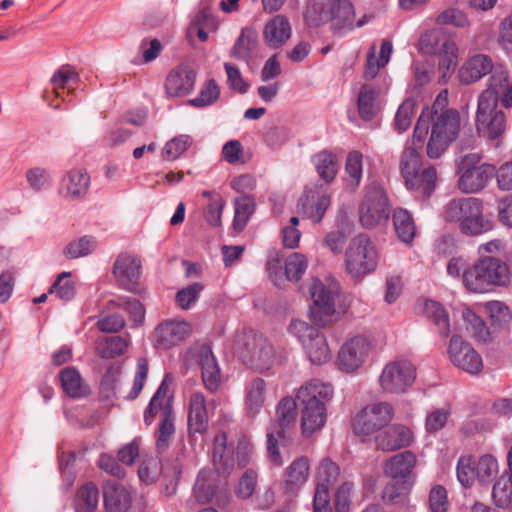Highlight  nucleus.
Listing matches in <instances>:
<instances>
[{"label":"nucleus","mask_w":512,"mask_h":512,"mask_svg":"<svg viewBox=\"0 0 512 512\" xmlns=\"http://www.w3.org/2000/svg\"><path fill=\"white\" fill-rule=\"evenodd\" d=\"M446 98L441 94L433 103L431 109L423 110L426 125L432 122L431 134L427 143L426 153L430 159L439 158L457 138L460 131V115L455 109H443Z\"/></svg>","instance_id":"obj_1"},{"label":"nucleus","mask_w":512,"mask_h":512,"mask_svg":"<svg viewBox=\"0 0 512 512\" xmlns=\"http://www.w3.org/2000/svg\"><path fill=\"white\" fill-rule=\"evenodd\" d=\"M296 397L302 406V433L310 436L326 423V405L333 397V388L319 380H312L299 388Z\"/></svg>","instance_id":"obj_2"},{"label":"nucleus","mask_w":512,"mask_h":512,"mask_svg":"<svg viewBox=\"0 0 512 512\" xmlns=\"http://www.w3.org/2000/svg\"><path fill=\"white\" fill-rule=\"evenodd\" d=\"M510 281L507 264L498 258L485 256L463 271L465 287L474 293H486L495 286H505Z\"/></svg>","instance_id":"obj_3"},{"label":"nucleus","mask_w":512,"mask_h":512,"mask_svg":"<svg viewBox=\"0 0 512 512\" xmlns=\"http://www.w3.org/2000/svg\"><path fill=\"white\" fill-rule=\"evenodd\" d=\"M445 218L459 222L460 231L466 235H479L492 229V223L483 215L482 201L474 197L450 201L445 207Z\"/></svg>","instance_id":"obj_4"},{"label":"nucleus","mask_w":512,"mask_h":512,"mask_svg":"<svg viewBox=\"0 0 512 512\" xmlns=\"http://www.w3.org/2000/svg\"><path fill=\"white\" fill-rule=\"evenodd\" d=\"M378 262V250L367 234H358L350 240L344 254V268L352 279H363L375 271Z\"/></svg>","instance_id":"obj_5"},{"label":"nucleus","mask_w":512,"mask_h":512,"mask_svg":"<svg viewBox=\"0 0 512 512\" xmlns=\"http://www.w3.org/2000/svg\"><path fill=\"white\" fill-rule=\"evenodd\" d=\"M236 350L245 365L258 371L270 369L276 361L273 346L254 331L238 336Z\"/></svg>","instance_id":"obj_6"},{"label":"nucleus","mask_w":512,"mask_h":512,"mask_svg":"<svg viewBox=\"0 0 512 512\" xmlns=\"http://www.w3.org/2000/svg\"><path fill=\"white\" fill-rule=\"evenodd\" d=\"M313 305L310 307V320L321 327H326L339 319L335 309V300L339 295V285L332 282L324 285L320 280L314 279L309 288Z\"/></svg>","instance_id":"obj_7"},{"label":"nucleus","mask_w":512,"mask_h":512,"mask_svg":"<svg viewBox=\"0 0 512 512\" xmlns=\"http://www.w3.org/2000/svg\"><path fill=\"white\" fill-rule=\"evenodd\" d=\"M193 494L198 503L214 502L221 508L226 507L231 498L226 479L221 478L216 470L204 469L199 472Z\"/></svg>","instance_id":"obj_8"},{"label":"nucleus","mask_w":512,"mask_h":512,"mask_svg":"<svg viewBox=\"0 0 512 512\" xmlns=\"http://www.w3.org/2000/svg\"><path fill=\"white\" fill-rule=\"evenodd\" d=\"M394 417V409L388 402L366 405L353 419V431L358 436H369L387 426Z\"/></svg>","instance_id":"obj_9"},{"label":"nucleus","mask_w":512,"mask_h":512,"mask_svg":"<svg viewBox=\"0 0 512 512\" xmlns=\"http://www.w3.org/2000/svg\"><path fill=\"white\" fill-rule=\"evenodd\" d=\"M498 103L488 97L478 100L476 111V129L479 135L490 140L502 137L507 128L505 113L497 108Z\"/></svg>","instance_id":"obj_10"},{"label":"nucleus","mask_w":512,"mask_h":512,"mask_svg":"<svg viewBox=\"0 0 512 512\" xmlns=\"http://www.w3.org/2000/svg\"><path fill=\"white\" fill-rule=\"evenodd\" d=\"M415 379V366L408 360H396L385 365L379 382L385 392L401 394L412 386Z\"/></svg>","instance_id":"obj_11"},{"label":"nucleus","mask_w":512,"mask_h":512,"mask_svg":"<svg viewBox=\"0 0 512 512\" xmlns=\"http://www.w3.org/2000/svg\"><path fill=\"white\" fill-rule=\"evenodd\" d=\"M389 218L388 198L382 189L369 190L359 208V220L363 227L373 228Z\"/></svg>","instance_id":"obj_12"},{"label":"nucleus","mask_w":512,"mask_h":512,"mask_svg":"<svg viewBox=\"0 0 512 512\" xmlns=\"http://www.w3.org/2000/svg\"><path fill=\"white\" fill-rule=\"evenodd\" d=\"M424 114L420 115L414 128L411 145L407 146L401 156L400 169L403 178H408L412 183L413 173L417 172L421 167V155L419 150L422 149L424 141L428 134V126L424 118Z\"/></svg>","instance_id":"obj_13"},{"label":"nucleus","mask_w":512,"mask_h":512,"mask_svg":"<svg viewBox=\"0 0 512 512\" xmlns=\"http://www.w3.org/2000/svg\"><path fill=\"white\" fill-rule=\"evenodd\" d=\"M447 353L451 363L455 367L469 374H478L483 369L481 356L459 335H453L451 337Z\"/></svg>","instance_id":"obj_14"},{"label":"nucleus","mask_w":512,"mask_h":512,"mask_svg":"<svg viewBox=\"0 0 512 512\" xmlns=\"http://www.w3.org/2000/svg\"><path fill=\"white\" fill-rule=\"evenodd\" d=\"M249 447L246 443H240L236 453L227 446V436L224 432L218 433L214 438L213 461L219 465L218 470L233 469L235 464L244 467L248 462Z\"/></svg>","instance_id":"obj_15"},{"label":"nucleus","mask_w":512,"mask_h":512,"mask_svg":"<svg viewBox=\"0 0 512 512\" xmlns=\"http://www.w3.org/2000/svg\"><path fill=\"white\" fill-rule=\"evenodd\" d=\"M370 351V343L363 336H355L346 341L338 353L340 370L354 372L366 361Z\"/></svg>","instance_id":"obj_16"},{"label":"nucleus","mask_w":512,"mask_h":512,"mask_svg":"<svg viewBox=\"0 0 512 512\" xmlns=\"http://www.w3.org/2000/svg\"><path fill=\"white\" fill-rule=\"evenodd\" d=\"M191 333V325L184 321L166 320L155 328L152 339L158 349H169L185 340Z\"/></svg>","instance_id":"obj_17"},{"label":"nucleus","mask_w":512,"mask_h":512,"mask_svg":"<svg viewBox=\"0 0 512 512\" xmlns=\"http://www.w3.org/2000/svg\"><path fill=\"white\" fill-rule=\"evenodd\" d=\"M141 268V261L136 255L121 253L114 262L112 272L122 288L134 292L139 283Z\"/></svg>","instance_id":"obj_18"},{"label":"nucleus","mask_w":512,"mask_h":512,"mask_svg":"<svg viewBox=\"0 0 512 512\" xmlns=\"http://www.w3.org/2000/svg\"><path fill=\"white\" fill-rule=\"evenodd\" d=\"M417 457L414 452L406 450L387 459L383 465L384 474L390 479L415 480L414 469Z\"/></svg>","instance_id":"obj_19"},{"label":"nucleus","mask_w":512,"mask_h":512,"mask_svg":"<svg viewBox=\"0 0 512 512\" xmlns=\"http://www.w3.org/2000/svg\"><path fill=\"white\" fill-rule=\"evenodd\" d=\"M461 175L458 187L464 193H476L488 184L495 175V167L490 164H480L477 168L460 169Z\"/></svg>","instance_id":"obj_20"},{"label":"nucleus","mask_w":512,"mask_h":512,"mask_svg":"<svg viewBox=\"0 0 512 512\" xmlns=\"http://www.w3.org/2000/svg\"><path fill=\"white\" fill-rule=\"evenodd\" d=\"M412 441V431L401 424L392 425L375 437L376 447L382 451H395L409 446Z\"/></svg>","instance_id":"obj_21"},{"label":"nucleus","mask_w":512,"mask_h":512,"mask_svg":"<svg viewBox=\"0 0 512 512\" xmlns=\"http://www.w3.org/2000/svg\"><path fill=\"white\" fill-rule=\"evenodd\" d=\"M90 187V176L83 168H74L62 178L60 193L70 200L83 198Z\"/></svg>","instance_id":"obj_22"},{"label":"nucleus","mask_w":512,"mask_h":512,"mask_svg":"<svg viewBox=\"0 0 512 512\" xmlns=\"http://www.w3.org/2000/svg\"><path fill=\"white\" fill-rule=\"evenodd\" d=\"M495 64L485 54H476L466 60L459 69L458 77L462 84L469 85L489 74Z\"/></svg>","instance_id":"obj_23"},{"label":"nucleus","mask_w":512,"mask_h":512,"mask_svg":"<svg viewBox=\"0 0 512 512\" xmlns=\"http://www.w3.org/2000/svg\"><path fill=\"white\" fill-rule=\"evenodd\" d=\"M195 72L188 66L181 65L173 69L166 78L165 89L169 96L187 95L194 87Z\"/></svg>","instance_id":"obj_24"},{"label":"nucleus","mask_w":512,"mask_h":512,"mask_svg":"<svg viewBox=\"0 0 512 512\" xmlns=\"http://www.w3.org/2000/svg\"><path fill=\"white\" fill-rule=\"evenodd\" d=\"M309 477V460L305 456L296 458L285 470L283 490L295 496Z\"/></svg>","instance_id":"obj_25"},{"label":"nucleus","mask_w":512,"mask_h":512,"mask_svg":"<svg viewBox=\"0 0 512 512\" xmlns=\"http://www.w3.org/2000/svg\"><path fill=\"white\" fill-rule=\"evenodd\" d=\"M297 419V404L292 397L282 398L276 407V418L270 430L280 438H285L287 430L295 426Z\"/></svg>","instance_id":"obj_26"},{"label":"nucleus","mask_w":512,"mask_h":512,"mask_svg":"<svg viewBox=\"0 0 512 512\" xmlns=\"http://www.w3.org/2000/svg\"><path fill=\"white\" fill-rule=\"evenodd\" d=\"M290 37L291 25L284 15H275L264 26L263 39L270 48H280Z\"/></svg>","instance_id":"obj_27"},{"label":"nucleus","mask_w":512,"mask_h":512,"mask_svg":"<svg viewBox=\"0 0 512 512\" xmlns=\"http://www.w3.org/2000/svg\"><path fill=\"white\" fill-rule=\"evenodd\" d=\"M197 357L205 388L210 392H215L220 385V369L210 347L206 345L200 347Z\"/></svg>","instance_id":"obj_28"},{"label":"nucleus","mask_w":512,"mask_h":512,"mask_svg":"<svg viewBox=\"0 0 512 512\" xmlns=\"http://www.w3.org/2000/svg\"><path fill=\"white\" fill-rule=\"evenodd\" d=\"M208 413L206 400L202 393L195 392L190 396L188 412V430L190 434H204L208 429Z\"/></svg>","instance_id":"obj_29"},{"label":"nucleus","mask_w":512,"mask_h":512,"mask_svg":"<svg viewBox=\"0 0 512 512\" xmlns=\"http://www.w3.org/2000/svg\"><path fill=\"white\" fill-rule=\"evenodd\" d=\"M104 505L108 512H127L131 505L128 491L116 482L107 481L103 485Z\"/></svg>","instance_id":"obj_30"},{"label":"nucleus","mask_w":512,"mask_h":512,"mask_svg":"<svg viewBox=\"0 0 512 512\" xmlns=\"http://www.w3.org/2000/svg\"><path fill=\"white\" fill-rule=\"evenodd\" d=\"M64 392L72 398H80L89 394V387L74 367H66L59 373Z\"/></svg>","instance_id":"obj_31"},{"label":"nucleus","mask_w":512,"mask_h":512,"mask_svg":"<svg viewBox=\"0 0 512 512\" xmlns=\"http://www.w3.org/2000/svg\"><path fill=\"white\" fill-rule=\"evenodd\" d=\"M489 74L491 75L488 86L479 95L478 100L490 97L494 102L498 103L499 95L509 86V72L503 65L496 64Z\"/></svg>","instance_id":"obj_32"},{"label":"nucleus","mask_w":512,"mask_h":512,"mask_svg":"<svg viewBox=\"0 0 512 512\" xmlns=\"http://www.w3.org/2000/svg\"><path fill=\"white\" fill-rule=\"evenodd\" d=\"M330 202V197L327 195H322L316 200L313 196H306L301 198L298 202V213L302 215L303 218H309L315 223H318L330 206Z\"/></svg>","instance_id":"obj_33"},{"label":"nucleus","mask_w":512,"mask_h":512,"mask_svg":"<svg viewBox=\"0 0 512 512\" xmlns=\"http://www.w3.org/2000/svg\"><path fill=\"white\" fill-rule=\"evenodd\" d=\"M99 501V489L93 482L80 486L74 497L75 512H94Z\"/></svg>","instance_id":"obj_34"},{"label":"nucleus","mask_w":512,"mask_h":512,"mask_svg":"<svg viewBox=\"0 0 512 512\" xmlns=\"http://www.w3.org/2000/svg\"><path fill=\"white\" fill-rule=\"evenodd\" d=\"M266 383L261 378H255L247 388L245 407L249 417L255 418L264 406Z\"/></svg>","instance_id":"obj_35"},{"label":"nucleus","mask_w":512,"mask_h":512,"mask_svg":"<svg viewBox=\"0 0 512 512\" xmlns=\"http://www.w3.org/2000/svg\"><path fill=\"white\" fill-rule=\"evenodd\" d=\"M334 5V0H311L305 11L306 21L311 26L331 23Z\"/></svg>","instance_id":"obj_36"},{"label":"nucleus","mask_w":512,"mask_h":512,"mask_svg":"<svg viewBox=\"0 0 512 512\" xmlns=\"http://www.w3.org/2000/svg\"><path fill=\"white\" fill-rule=\"evenodd\" d=\"M412 183L409 182L408 178H404L405 184L408 189L418 190L424 196L428 197L435 188L437 179V172L433 166L426 168H420L417 172L413 173Z\"/></svg>","instance_id":"obj_37"},{"label":"nucleus","mask_w":512,"mask_h":512,"mask_svg":"<svg viewBox=\"0 0 512 512\" xmlns=\"http://www.w3.org/2000/svg\"><path fill=\"white\" fill-rule=\"evenodd\" d=\"M129 345V340L122 336L100 337L96 340L97 354L104 359H112L124 354Z\"/></svg>","instance_id":"obj_38"},{"label":"nucleus","mask_w":512,"mask_h":512,"mask_svg":"<svg viewBox=\"0 0 512 512\" xmlns=\"http://www.w3.org/2000/svg\"><path fill=\"white\" fill-rule=\"evenodd\" d=\"M257 34L251 29H242L240 36L237 38L231 56L243 61H248L257 48Z\"/></svg>","instance_id":"obj_39"},{"label":"nucleus","mask_w":512,"mask_h":512,"mask_svg":"<svg viewBox=\"0 0 512 512\" xmlns=\"http://www.w3.org/2000/svg\"><path fill=\"white\" fill-rule=\"evenodd\" d=\"M303 347L313 364H324L331 357L326 338L319 332H317L313 337L309 338L308 341L303 344Z\"/></svg>","instance_id":"obj_40"},{"label":"nucleus","mask_w":512,"mask_h":512,"mask_svg":"<svg viewBox=\"0 0 512 512\" xmlns=\"http://www.w3.org/2000/svg\"><path fill=\"white\" fill-rule=\"evenodd\" d=\"M424 314L438 328L442 337H448L450 334L449 316L444 307L433 300H427L424 304Z\"/></svg>","instance_id":"obj_41"},{"label":"nucleus","mask_w":512,"mask_h":512,"mask_svg":"<svg viewBox=\"0 0 512 512\" xmlns=\"http://www.w3.org/2000/svg\"><path fill=\"white\" fill-rule=\"evenodd\" d=\"M393 223L398 238L404 243H410L416 234L414 220L404 209H397L393 214Z\"/></svg>","instance_id":"obj_42"},{"label":"nucleus","mask_w":512,"mask_h":512,"mask_svg":"<svg viewBox=\"0 0 512 512\" xmlns=\"http://www.w3.org/2000/svg\"><path fill=\"white\" fill-rule=\"evenodd\" d=\"M334 12L331 19V28L341 30L354 25V9L348 0H334Z\"/></svg>","instance_id":"obj_43"},{"label":"nucleus","mask_w":512,"mask_h":512,"mask_svg":"<svg viewBox=\"0 0 512 512\" xmlns=\"http://www.w3.org/2000/svg\"><path fill=\"white\" fill-rule=\"evenodd\" d=\"M377 91L368 85H363L360 89L357 106L360 117L363 120H371L375 117L378 111L376 99Z\"/></svg>","instance_id":"obj_44"},{"label":"nucleus","mask_w":512,"mask_h":512,"mask_svg":"<svg viewBox=\"0 0 512 512\" xmlns=\"http://www.w3.org/2000/svg\"><path fill=\"white\" fill-rule=\"evenodd\" d=\"M150 413L154 410L159 413L160 419L173 415L172 396L169 394V387L166 385V379L161 383L158 390L150 400L148 405Z\"/></svg>","instance_id":"obj_45"},{"label":"nucleus","mask_w":512,"mask_h":512,"mask_svg":"<svg viewBox=\"0 0 512 512\" xmlns=\"http://www.w3.org/2000/svg\"><path fill=\"white\" fill-rule=\"evenodd\" d=\"M255 211V201L251 196L244 195L235 200L233 228L241 232L247 225L250 216Z\"/></svg>","instance_id":"obj_46"},{"label":"nucleus","mask_w":512,"mask_h":512,"mask_svg":"<svg viewBox=\"0 0 512 512\" xmlns=\"http://www.w3.org/2000/svg\"><path fill=\"white\" fill-rule=\"evenodd\" d=\"M319 176L327 183L334 180L337 174L336 156L328 151H321L313 157Z\"/></svg>","instance_id":"obj_47"},{"label":"nucleus","mask_w":512,"mask_h":512,"mask_svg":"<svg viewBox=\"0 0 512 512\" xmlns=\"http://www.w3.org/2000/svg\"><path fill=\"white\" fill-rule=\"evenodd\" d=\"M413 485V481L391 479L383 489L382 498L387 503H396L398 500L403 502L407 492Z\"/></svg>","instance_id":"obj_48"},{"label":"nucleus","mask_w":512,"mask_h":512,"mask_svg":"<svg viewBox=\"0 0 512 512\" xmlns=\"http://www.w3.org/2000/svg\"><path fill=\"white\" fill-rule=\"evenodd\" d=\"M492 497L496 506L500 508L508 507L512 502V477L502 475L494 484Z\"/></svg>","instance_id":"obj_49"},{"label":"nucleus","mask_w":512,"mask_h":512,"mask_svg":"<svg viewBox=\"0 0 512 512\" xmlns=\"http://www.w3.org/2000/svg\"><path fill=\"white\" fill-rule=\"evenodd\" d=\"M192 144V139L188 135H179L168 141L163 150L162 158L165 161H173L179 158Z\"/></svg>","instance_id":"obj_50"},{"label":"nucleus","mask_w":512,"mask_h":512,"mask_svg":"<svg viewBox=\"0 0 512 512\" xmlns=\"http://www.w3.org/2000/svg\"><path fill=\"white\" fill-rule=\"evenodd\" d=\"M114 307L121 308L129 313L136 324L141 323L145 317V309L139 300L130 297H120L109 302Z\"/></svg>","instance_id":"obj_51"},{"label":"nucleus","mask_w":512,"mask_h":512,"mask_svg":"<svg viewBox=\"0 0 512 512\" xmlns=\"http://www.w3.org/2000/svg\"><path fill=\"white\" fill-rule=\"evenodd\" d=\"M174 420V414L160 419L159 428L156 433V449L158 452H163L169 447L175 433Z\"/></svg>","instance_id":"obj_52"},{"label":"nucleus","mask_w":512,"mask_h":512,"mask_svg":"<svg viewBox=\"0 0 512 512\" xmlns=\"http://www.w3.org/2000/svg\"><path fill=\"white\" fill-rule=\"evenodd\" d=\"M477 480L482 484L490 483L498 472L497 460L491 455H483L476 462Z\"/></svg>","instance_id":"obj_53"},{"label":"nucleus","mask_w":512,"mask_h":512,"mask_svg":"<svg viewBox=\"0 0 512 512\" xmlns=\"http://www.w3.org/2000/svg\"><path fill=\"white\" fill-rule=\"evenodd\" d=\"M339 475L338 465L330 459H323L317 469V485H323L329 491V486L337 482Z\"/></svg>","instance_id":"obj_54"},{"label":"nucleus","mask_w":512,"mask_h":512,"mask_svg":"<svg viewBox=\"0 0 512 512\" xmlns=\"http://www.w3.org/2000/svg\"><path fill=\"white\" fill-rule=\"evenodd\" d=\"M463 320L466 323V329L473 337L479 341H487L489 331L483 322L473 311L467 309L463 311Z\"/></svg>","instance_id":"obj_55"},{"label":"nucleus","mask_w":512,"mask_h":512,"mask_svg":"<svg viewBox=\"0 0 512 512\" xmlns=\"http://www.w3.org/2000/svg\"><path fill=\"white\" fill-rule=\"evenodd\" d=\"M94 248V239L90 236H83L78 240L68 243L63 253L69 259H76L90 254Z\"/></svg>","instance_id":"obj_56"},{"label":"nucleus","mask_w":512,"mask_h":512,"mask_svg":"<svg viewBox=\"0 0 512 512\" xmlns=\"http://www.w3.org/2000/svg\"><path fill=\"white\" fill-rule=\"evenodd\" d=\"M307 269V259L300 253H292L285 261V275L290 281H299Z\"/></svg>","instance_id":"obj_57"},{"label":"nucleus","mask_w":512,"mask_h":512,"mask_svg":"<svg viewBox=\"0 0 512 512\" xmlns=\"http://www.w3.org/2000/svg\"><path fill=\"white\" fill-rule=\"evenodd\" d=\"M440 49L437 55L441 56L439 61L440 70H449L451 66H455V60L457 58L458 47L456 43L444 34L442 43H440Z\"/></svg>","instance_id":"obj_58"},{"label":"nucleus","mask_w":512,"mask_h":512,"mask_svg":"<svg viewBox=\"0 0 512 512\" xmlns=\"http://www.w3.org/2000/svg\"><path fill=\"white\" fill-rule=\"evenodd\" d=\"M362 159L361 152L355 150L348 154L345 170L348 174V183L352 187H357L362 178Z\"/></svg>","instance_id":"obj_59"},{"label":"nucleus","mask_w":512,"mask_h":512,"mask_svg":"<svg viewBox=\"0 0 512 512\" xmlns=\"http://www.w3.org/2000/svg\"><path fill=\"white\" fill-rule=\"evenodd\" d=\"M415 109V100L412 98L405 99L399 106L395 116V128L398 132L406 131L412 122Z\"/></svg>","instance_id":"obj_60"},{"label":"nucleus","mask_w":512,"mask_h":512,"mask_svg":"<svg viewBox=\"0 0 512 512\" xmlns=\"http://www.w3.org/2000/svg\"><path fill=\"white\" fill-rule=\"evenodd\" d=\"M476 462L472 457H461L457 465V477L464 487H471L475 480L476 475Z\"/></svg>","instance_id":"obj_61"},{"label":"nucleus","mask_w":512,"mask_h":512,"mask_svg":"<svg viewBox=\"0 0 512 512\" xmlns=\"http://www.w3.org/2000/svg\"><path fill=\"white\" fill-rule=\"evenodd\" d=\"M69 277V272H62L48 292H55L61 300L70 301L75 295V286Z\"/></svg>","instance_id":"obj_62"},{"label":"nucleus","mask_w":512,"mask_h":512,"mask_svg":"<svg viewBox=\"0 0 512 512\" xmlns=\"http://www.w3.org/2000/svg\"><path fill=\"white\" fill-rule=\"evenodd\" d=\"M438 25H453L458 28L469 26L470 21L467 15L457 8H448L442 11L436 18Z\"/></svg>","instance_id":"obj_63"},{"label":"nucleus","mask_w":512,"mask_h":512,"mask_svg":"<svg viewBox=\"0 0 512 512\" xmlns=\"http://www.w3.org/2000/svg\"><path fill=\"white\" fill-rule=\"evenodd\" d=\"M428 506L431 512H447L449 501L447 491L442 485H434L428 495Z\"/></svg>","instance_id":"obj_64"}]
</instances>
